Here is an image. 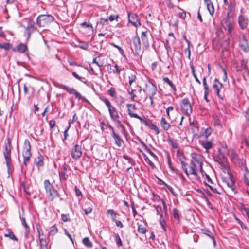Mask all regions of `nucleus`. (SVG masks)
Listing matches in <instances>:
<instances>
[{"instance_id": "7", "label": "nucleus", "mask_w": 249, "mask_h": 249, "mask_svg": "<svg viewBox=\"0 0 249 249\" xmlns=\"http://www.w3.org/2000/svg\"><path fill=\"white\" fill-rule=\"evenodd\" d=\"M180 106L186 115H189L192 112V107L188 98L182 99Z\"/></svg>"}, {"instance_id": "42", "label": "nucleus", "mask_w": 249, "mask_h": 249, "mask_svg": "<svg viewBox=\"0 0 249 249\" xmlns=\"http://www.w3.org/2000/svg\"><path fill=\"white\" fill-rule=\"evenodd\" d=\"M72 75L76 79L80 80V81L83 82L84 83H85V84L86 83L87 81L85 80V78L84 77L79 76L75 72H72Z\"/></svg>"}, {"instance_id": "38", "label": "nucleus", "mask_w": 249, "mask_h": 249, "mask_svg": "<svg viewBox=\"0 0 249 249\" xmlns=\"http://www.w3.org/2000/svg\"><path fill=\"white\" fill-rule=\"evenodd\" d=\"M58 232V229L55 225H53L49 232V236H53Z\"/></svg>"}, {"instance_id": "63", "label": "nucleus", "mask_w": 249, "mask_h": 249, "mask_svg": "<svg viewBox=\"0 0 249 249\" xmlns=\"http://www.w3.org/2000/svg\"><path fill=\"white\" fill-rule=\"evenodd\" d=\"M108 94L110 96L113 97L116 94V92L113 89L111 88L108 90Z\"/></svg>"}, {"instance_id": "62", "label": "nucleus", "mask_w": 249, "mask_h": 249, "mask_svg": "<svg viewBox=\"0 0 249 249\" xmlns=\"http://www.w3.org/2000/svg\"><path fill=\"white\" fill-rule=\"evenodd\" d=\"M165 47L167 50V53H168L169 51H171V48L170 47L169 41L168 40H166V43H165Z\"/></svg>"}, {"instance_id": "3", "label": "nucleus", "mask_w": 249, "mask_h": 249, "mask_svg": "<svg viewBox=\"0 0 249 249\" xmlns=\"http://www.w3.org/2000/svg\"><path fill=\"white\" fill-rule=\"evenodd\" d=\"M222 27L228 32V35H231L234 28V22L233 18L229 16V13L223 18L221 21Z\"/></svg>"}, {"instance_id": "25", "label": "nucleus", "mask_w": 249, "mask_h": 249, "mask_svg": "<svg viewBox=\"0 0 249 249\" xmlns=\"http://www.w3.org/2000/svg\"><path fill=\"white\" fill-rule=\"evenodd\" d=\"M179 212V210L176 208L173 209V216L177 224L180 223V215Z\"/></svg>"}, {"instance_id": "64", "label": "nucleus", "mask_w": 249, "mask_h": 249, "mask_svg": "<svg viewBox=\"0 0 249 249\" xmlns=\"http://www.w3.org/2000/svg\"><path fill=\"white\" fill-rule=\"evenodd\" d=\"M246 119L248 124L249 125V107L247 109L246 112Z\"/></svg>"}, {"instance_id": "28", "label": "nucleus", "mask_w": 249, "mask_h": 249, "mask_svg": "<svg viewBox=\"0 0 249 249\" xmlns=\"http://www.w3.org/2000/svg\"><path fill=\"white\" fill-rule=\"evenodd\" d=\"M128 78L129 86H131L133 83L136 81V72L134 71H132L129 74Z\"/></svg>"}, {"instance_id": "20", "label": "nucleus", "mask_w": 249, "mask_h": 249, "mask_svg": "<svg viewBox=\"0 0 249 249\" xmlns=\"http://www.w3.org/2000/svg\"><path fill=\"white\" fill-rule=\"evenodd\" d=\"M63 89L66 90L70 93L74 94L76 98L78 99H81L83 100H85V98L82 97L80 94L78 93L77 91H76L74 89L69 88L63 85Z\"/></svg>"}, {"instance_id": "36", "label": "nucleus", "mask_w": 249, "mask_h": 249, "mask_svg": "<svg viewBox=\"0 0 249 249\" xmlns=\"http://www.w3.org/2000/svg\"><path fill=\"white\" fill-rule=\"evenodd\" d=\"M12 48V46L9 43H0V48L5 50H9Z\"/></svg>"}, {"instance_id": "49", "label": "nucleus", "mask_w": 249, "mask_h": 249, "mask_svg": "<svg viewBox=\"0 0 249 249\" xmlns=\"http://www.w3.org/2000/svg\"><path fill=\"white\" fill-rule=\"evenodd\" d=\"M230 157L232 160L234 162H236L238 160V155L237 154L233 151H232L230 154Z\"/></svg>"}, {"instance_id": "18", "label": "nucleus", "mask_w": 249, "mask_h": 249, "mask_svg": "<svg viewBox=\"0 0 249 249\" xmlns=\"http://www.w3.org/2000/svg\"><path fill=\"white\" fill-rule=\"evenodd\" d=\"M28 47L24 43H20L18 45L12 48V50L14 52H18L20 53H24L27 50Z\"/></svg>"}, {"instance_id": "51", "label": "nucleus", "mask_w": 249, "mask_h": 249, "mask_svg": "<svg viewBox=\"0 0 249 249\" xmlns=\"http://www.w3.org/2000/svg\"><path fill=\"white\" fill-rule=\"evenodd\" d=\"M111 45L117 49L121 55H123L124 52V50L118 45H116L114 43H111Z\"/></svg>"}, {"instance_id": "22", "label": "nucleus", "mask_w": 249, "mask_h": 249, "mask_svg": "<svg viewBox=\"0 0 249 249\" xmlns=\"http://www.w3.org/2000/svg\"><path fill=\"white\" fill-rule=\"evenodd\" d=\"M108 112L111 119L115 118H119V115L117 109L112 105L108 108Z\"/></svg>"}, {"instance_id": "17", "label": "nucleus", "mask_w": 249, "mask_h": 249, "mask_svg": "<svg viewBox=\"0 0 249 249\" xmlns=\"http://www.w3.org/2000/svg\"><path fill=\"white\" fill-rule=\"evenodd\" d=\"M38 232L39 234V239L40 241V249H47V243L45 236L43 234V233H41V231L38 229Z\"/></svg>"}, {"instance_id": "1", "label": "nucleus", "mask_w": 249, "mask_h": 249, "mask_svg": "<svg viewBox=\"0 0 249 249\" xmlns=\"http://www.w3.org/2000/svg\"><path fill=\"white\" fill-rule=\"evenodd\" d=\"M203 159L202 156L196 153L191 154V160L189 165V175H193L195 177L197 176L198 172L203 174L204 171L202 169Z\"/></svg>"}, {"instance_id": "61", "label": "nucleus", "mask_w": 249, "mask_h": 249, "mask_svg": "<svg viewBox=\"0 0 249 249\" xmlns=\"http://www.w3.org/2000/svg\"><path fill=\"white\" fill-rule=\"evenodd\" d=\"M118 18V15H110V16L109 17V20L110 21H113L114 20H117Z\"/></svg>"}, {"instance_id": "27", "label": "nucleus", "mask_w": 249, "mask_h": 249, "mask_svg": "<svg viewBox=\"0 0 249 249\" xmlns=\"http://www.w3.org/2000/svg\"><path fill=\"white\" fill-rule=\"evenodd\" d=\"M126 107L128 109V114L131 117L133 116V114H136L133 112L134 110L136 109V106L135 105L131 104H127Z\"/></svg>"}, {"instance_id": "8", "label": "nucleus", "mask_w": 249, "mask_h": 249, "mask_svg": "<svg viewBox=\"0 0 249 249\" xmlns=\"http://www.w3.org/2000/svg\"><path fill=\"white\" fill-rule=\"evenodd\" d=\"M177 156L178 160L180 161L181 168L187 176H189L188 171L187 168V163L185 161V156L182 152L178 151Z\"/></svg>"}, {"instance_id": "26", "label": "nucleus", "mask_w": 249, "mask_h": 249, "mask_svg": "<svg viewBox=\"0 0 249 249\" xmlns=\"http://www.w3.org/2000/svg\"><path fill=\"white\" fill-rule=\"evenodd\" d=\"M148 32L147 31H143L141 34V38L143 42V45L148 47L149 46L148 39L147 37Z\"/></svg>"}, {"instance_id": "21", "label": "nucleus", "mask_w": 249, "mask_h": 249, "mask_svg": "<svg viewBox=\"0 0 249 249\" xmlns=\"http://www.w3.org/2000/svg\"><path fill=\"white\" fill-rule=\"evenodd\" d=\"M199 142L207 151L211 149L213 145V143L212 141H208L207 140H200Z\"/></svg>"}, {"instance_id": "16", "label": "nucleus", "mask_w": 249, "mask_h": 249, "mask_svg": "<svg viewBox=\"0 0 249 249\" xmlns=\"http://www.w3.org/2000/svg\"><path fill=\"white\" fill-rule=\"evenodd\" d=\"M133 43L134 46L135 53L139 54V52L141 51V42L139 36H135L132 38Z\"/></svg>"}, {"instance_id": "10", "label": "nucleus", "mask_w": 249, "mask_h": 249, "mask_svg": "<svg viewBox=\"0 0 249 249\" xmlns=\"http://www.w3.org/2000/svg\"><path fill=\"white\" fill-rule=\"evenodd\" d=\"M82 154V149L80 145L75 144L71 150V155L74 159L79 158Z\"/></svg>"}, {"instance_id": "34", "label": "nucleus", "mask_w": 249, "mask_h": 249, "mask_svg": "<svg viewBox=\"0 0 249 249\" xmlns=\"http://www.w3.org/2000/svg\"><path fill=\"white\" fill-rule=\"evenodd\" d=\"M212 132V129L211 128H207L202 132L201 136L202 137H204L205 138L207 139L211 134Z\"/></svg>"}, {"instance_id": "30", "label": "nucleus", "mask_w": 249, "mask_h": 249, "mask_svg": "<svg viewBox=\"0 0 249 249\" xmlns=\"http://www.w3.org/2000/svg\"><path fill=\"white\" fill-rule=\"evenodd\" d=\"M119 118H115L112 120V121L115 123L116 127L118 128H120L123 129V130H124V127L122 124L121 122L119 120Z\"/></svg>"}, {"instance_id": "14", "label": "nucleus", "mask_w": 249, "mask_h": 249, "mask_svg": "<svg viewBox=\"0 0 249 249\" xmlns=\"http://www.w3.org/2000/svg\"><path fill=\"white\" fill-rule=\"evenodd\" d=\"M157 91V87L154 84L151 83L146 85L145 91L149 96H154L156 94Z\"/></svg>"}, {"instance_id": "23", "label": "nucleus", "mask_w": 249, "mask_h": 249, "mask_svg": "<svg viewBox=\"0 0 249 249\" xmlns=\"http://www.w3.org/2000/svg\"><path fill=\"white\" fill-rule=\"evenodd\" d=\"M204 2L210 15L213 16L214 12V8L212 1L211 0H204Z\"/></svg>"}, {"instance_id": "52", "label": "nucleus", "mask_w": 249, "mask_h": 249, "mask_svg": "<svg viewBox=\"0 0 249 249\" xmlns=\"http://www.w3.org/2000/svg\"><path fill=\"white\" fill-rule=\"evenodd\" d=\"M160 223L164 231H166V222L163 217H160Z\"/></svg>"}, {"instance_id": "41", "label": "nucleus", "mask_w": 249, "mask_h": 249, "mask_svg": "<svg viewBox=\"0 0 249 249\" xmlns=\"http://www.w3.org/2000/svg\"><path fill=\"white\" fill-rule=\"evenodd\" d=\"M167 142L171 145L173 148L175 149L178 148V144L176 142H174L172 139L168 138L167 139Z\"/></svg>"}, {"instance_id": "9", "label": "nucleus", "mask_w": 249, "mask_h": 249, "mask_svg": "<svg viewBox=\"0 0 249 249\" xmlns=\"http://www.w3.org/2000/svg\"><path fill=\"white\" fill-rule=\"evenodd\" d=\"M229 177L228 178H225L224 180L229 188L231 189L232 192L235 194L237 193V189L235 185V182L233 180V177L231 175L229 174Z\"/></svg>"}, {"instance_id": "5", "label": "nucleus", "mask_w": 249, "mask_h": 249, "mask_svg": "<svg viewBox=\"0 0 249 249\" xmlns=\"http://www.w3.org/2000/svg\"><path fill=\"white\" fill-rule=\"evenodd\" d=\"M44 187L46 192L49 199L52 201L57 196V192L54 189L52 185L48 180L44 181Z\"/></svg>"}, {"instance_id": "53", "label": "nucleus", "mask_w": 249, "mask_h": 249, "mask_svg": "<svg viewBox=\"0 0 249 249\" xmlns=\"http://www.w3.org/2000/svg\"><path fill=\"white\" fill-rule=\"evenodd\" d=\"M144 160L152 168H154L155 167V165L145 155H144Z\"/></svg>"}, {"instance_id": "2", "label": "nucleus", "mask_w": 249, "mask_h": 249, "mask_svg": "<svg viewBox=\"0 0 249 249\" xmlns=\"http://www.w3.org/2000/svg\"><path fill=\"white\" fill-rule=\"evenodd\" d=\"M31 146L29 141L26 139L24 142L22 155L24 158L23 164L26 166L32 156Z\"/></svg>"}, {"instance_id": "46", "label": "nucleus", "mask_w": 249, "mask_h": 249, "mask_svg": "<svg viewBox=\"0 0 249 249\" xmlns=\"http://www.w3.org/2000/svg\"><path fill=\"white\" fill-rule=\"evenodd\" d=\"M155 208L157 214L160 215V217H163V213H162V209L160 206H154Z\"/></svg>"}, {"instance_id": "24", "label": "nucleus", "mask_w": 249, "mask_h": 249, "mask_svg": "<svg viewBox=\"0 0 249 249\" xmlns=\"http://www.w3.org/2000/svg\"><path fill=\"white\" fill-rule=\"evenodd\" d=\"M160 124L162 128L165 131H168L171 127L170 124L166 121L165 118L163 117H162L161 118Z\"/></svg>"}, {"instance_id": "13", "label": "nucleus", "mask_w": 249, "mask_h": 249, "mask_svg": "<svg viewBox=\"0 0 249 249\" xmlns=\"http://www.w3.org/2000/svg\"><path fill=\"white\" fill-rule=\"evenodd\" d=\"M109 128L112 130L111 136L114 140L115 144L118 147H121L122 143L124 142L123 140L121 138L120 136L115 132L112 126L109 125Z\"/></svg>"}, {"instance_id": "35", "label": "nucleus", "mask_w": 249, "mask_h": 249, "mask_svg": "<svg viewBox=\"0 0 249 249\" xmlns=\"http://www.w3.org/2000/svg\"><path fill=\"white\" fill-rule=\"evenodd\" d=\"M202 232L208 236L211 239L213 238L214 236L212 232H211L208 229L206 228H203L201 229Z\"/></svg>"}, {"instance_id": "11", "label": "nucleus", "mask_w": 249, "mask_h": 249, "mask_svg": "<svg viewBox=\"0 0 249 249\" xmlns=\"http://www.w3.org/2000/svg\"><path fill=\"white\" fill-rule=\"evenodd\" d=\"M241 168L244 172V178L246 184L249 186V171L246 165L245 161L242 160L241 161Z\"/></svg>"}, {"instance_id": "55", "label": "nucleus", "mask_w": 249, "mask_h": 249, "mask_svg": "<svg viewBox=\"0 0 249 249\" xmlns=\"http://www.w3.org/2000/svg\"><path fill=\"white\" fill-rule=\"evenodd\" d=\"M145 150L151 156H152L155 159V160H158V157L149 148L147 147L145 149Z\"/></svg>"}, {"instance_id": "15", "label": "nucleus", "mask_w": 249, "mask_h": 249, "mask_svg": "<svg viewBox=\"0 0 249 249\" xmlns=\"http://www.w3.org/2000/svg\"><path fill=\"white\" fill-rule=\"evenodd\" d=\"M128 20L130 23L135 27H137L141 25L140 21L138 17L136 14H131L128 15Z\"/></svg>"}, {"instance_id": "57", "label": "nucleus", "mask_w": 249, "mask_h": 249, "mask_svg": "<svg viewBox=\"0 0 249 249\" xmlns=\"http://www.w3.org/2000/svg\"><path fill=\"white\" fill-rule=\"evenodd\" d=\"M21 219L22 224L24 227L25 229H29L30 228L29 227L28 225H27V223L26 222L25 218L24 217H22L21 218Z\"/></svg>"}, {"instance_id": "6", "label": "nucleus", "mask_w": 249, "mask_h": 249, "mask_svg": "<svg viewBox=\"0 0 249 249\" xmlns=\"http://www.w3.org/2000/svg\"><path fill=\"white\" fill-rule=\"evenodd\" d=\"M222 87V84L220 83L217 78H215L214 80L212 88L218 98L220 99H223L224 97L223 92H221Z\"/></svg>"}, {"instance_id": "19", "label": "nucleus", "mask_w": 249, "mask_h": 249, "mask_svg": "<svg viewBox=\"0 0 249 249\" xmlns=\"http://www.w3.org/2000/svg\"><path fill=\"white\" fill-rule=\"evenodd\" d=\"M248 22V19L243 15H240L238 17V23L241 29H245Z\"/></svg>"}, {"instance_id": "44", "label": "nucleus", "mask_w": 249, "mask_h": 249, "mask_svg": "<svg viewBox=\"0 0 249 249\" xmlns=\"http://www.w3.org/2000/svg\"><path fill=\"white\" fill-rule=\"evenodd\" d=\"M115 241H116L117 245L118 246H122L123 244H122L121 239L118 233H116L115 234Z\"/></svg>"}, {"instance_id": "59", "label": "nucleus", "mask_w": 249, "mask_h": 249, "mask_svg": "<svg viewBox=\"0 0 249 249\" xmlns=\"http://www.w3.org/2000/svg\"><path fill=\"white\" fill-rule=\"evenodd\" d=\"M84 211L85 212V213L86 215H88L89 213H90L91 212H92V209L90 207H89L87 208H85L84 209Z\"/></svg>"}, {"instance_id": "54", "label": "nucleus", "mask_w": 249, "mask_h": 249, "mask_svg": "<svg viewBox=\"0 0 249 249\" xmlns=\"http://www.w3.org/2000/svg\"><path fill=\"white\" fill-rule=\"evenodd\" d=\"M79 46L80 48L84 50H87L88 47V44L86 42H79Z\"/></svg>"}, {"instance_id": "32", "label": "nucleus", "mask_w": 249, "mask_h": 249, "mask_svg": "<svg viewBox=\"0 0 249 249\" xmlns=\"http://www.w3.org/2000/svg\"><path fill=\"white\" fill-rule=\"evenodd\" d=\"M4 236L6 237H8L13 241H15L16 242L18 241V239L15 236L14 232L11 231H9L7 233L4 234Z\"/></svg>"}, {"instance_id": "56", "label": "nucleus", "mask_w": 249, "mask_h": 249, "mask_svg": "<svg viewBox=\"0 0 249 249\" xmlns=\"http://www.w3.org/2000/svg\"><path fill=\"white\" fill-rule=\"evenodd\" d=\"M81 26L83 27L89 28L92 30L93 29V27L91 23H87L84 22L81 24Z\"/></svg>"}, {"instance_id": "4", "label": "nucleus", "mask_w": 249, "mask_h": 249, "mask_svg": "<svg viewBox=\"0 0 249 249\" xmlns=\"http://www.w3.org/2000/svg\"><path fill=\"white\" fill-rule=\"evenodd\" d=\"M53 20L54 18L51 15H40L36 19V24L39 27H45Z\"/></svg>"}, {"instance_id": "37", "label": "nucleus", "mask_w": 249, "mask_h": 249, "mask_svg": "<svg viewBox=\"0 0 249 249\" xmlns=\"http://www.w3.org/2000/svg\"><path fill=\"white\" fill-rule=\"evenodd\" d=\"M82 242L84 245L88 247L91 248L92 246V243L88 237L83 238Z\"/></svg>"}, {"instance_id": "48", "label": "nucleus", "mask_w": 249, "mask_h": 249, "mask_svg": "<svg viewBox=\"0 0 249 249\" xmlns=\"http://www.w3.org/2000/svg\"><path fill=\"white\" fill-rule=\"evenodd\" d=\"M191 71H192V74H193L194 77L195 78L196 82H197L198 84H200L201 82H200V80L198 79V78L195 73V69L193 65L191 66Z\"/></svg>"}, {"instance_id": "12", "label": "nucleus", "mask_w": 249, "mask_h": 249, "mask_svg": "<svg viewBox=\"0 0 249 249\" xmlns=\"http://www.w3.org/2000/svg\"><path fill=\"white\" fill-rule=\"evenodd\" d=\"M239 46L243 52L248 53L249 51V46L247 39L244 35L240 37Z\"/></svg>"}, {"instance_id": "29", "label": "nucleus", "mask_w": 249, "mask_h": 249, "mask_svg": "<svg viewBox=\"0 0 249 249\" xmlns=\"http://www.w3.org/2000/svg\"><path fill=\"white\" fill-rule=\"evenodd\" d=\"M4 155L5 159L11 158V149H10V144L9 142L8 145H6L5 151L4 152Z\"/></svg>"}, {"instance_id": "58", "label": "nucleus", "mask_w": 249, "mask_h": 249, "mask_svg": "<svg viewBox=\"0 0 249 249\" xmlns=\"http://www.w3.org/2000/svg\"><path fill=\"white\" fill-rule=\"evenodd\" d=\"M214 123L215 125L221 126L220 121L217 116L214 117Z\"/></svg>"}, {"instance_id": "43", "label": "nucleus", "mask_w": 249, "mask_h": 249, "mask_svg": "<svg viewBox=\"0 0 249 249\" xmlns=\"http://www.w3.org/2000/svg\"><path fill=\"white\" fill-rule=\"evenodd\" d=\"M100 99L105 103L107 108H108L112 105L110 101L105 97H100Z\"/></svg>"}, {"instance_id": "60", "label": "nucleus", "mask_w": 249, "mask_h": 249, "mask_svg": "<svg viewBox=\"0 0 249 249\" xmlns=\"http://www.w3.org/2000/svg\"><path fill=\"white\" fill-rule=\"evenodd\" d=\"M243 76H244V78L245 80L249 81V70H247V71H245Z\"/></svg>"}, {"instance_id": "40", "label": "nucleus", "mask_w": 249, "mask_h": 249, "mask_svg": "<svg viewBox=\"0 0 249 249\" xmlns=\"http://www.w3.org/2000/svg\"><path fill=\"white\" fill-rule=\"evenodd\" d=\"M203 84L204 91H205V95L208 94L209 92V86L206 83V78L205 77L203 78Z\"/></svg>"}, {"instance_id": "33", "label": "nucleus", "mask_w": 249, "mask_h": 249, "mask_svg": "<svg viewBox=\"0 0 249 249\" xmlns=\"http://www.w3.org/2000/svg\"><path fill=\"white\" fill-rule=\"evenodd\" d=\"M107 214L110 215L112 221H116V213H115L113 210L109 209L107 211Z\"/></svg>"}, {"instance_id": "31", "label": "nucleus", "mask_w": 249, "mask_h": 249, "mask_svg": "<svg viewBox=\"0 0 249 249\" xmlns=\"http://www.w3.org/2000/svg\"><path fill=\"white\" fill-rule=\"evenodd\" d=\"M163 81L165 83L168 84L174 91H176V86L173 83V82L168 77H164L163 78Z\"/></svg>"}, {"instance_id": "39", "label": "nucleus", "mask_w": 249, "mask_h": 249, "mask_svg": "<svg viewBox=\"0 0 249 249\" xmlns=\"http://www.w3.org/2000/svg\"><path fill=\"white\" fill-rule=\"evenodd\" d=\"M224 4L228 6V13L230 14L231 12L234 10V8H235L234 3H233L232 2H230V3L228 2V4Z\"/></svg>"}, {"instance_id": "50", "label": "nucleus", "mask_w": 249, "mask_h": 249, "mask_svg": "<svg viewBox=\"0 0 249 249\" xmlns=\"http://www.w3.org/2000/svg\"><path fill=\"white\" fill-rule=\"evenodd\" d=\"M150 129L154 130L155 132H156V134L157 135L159 134L160 133V131L159 130V128H158V127L155 125L153 123H151L149 127Z\"/></svg>"}, {"instance_id": "45", "label": "nucleus", "mask_w": 249, "mask_h": 249, "mask_svg": "<svg viewBox=\"0 0 249 249\" xmlns=\"http://www.w3.org/2000/svg\"><path fill=\"white\" fill-rule=\"evenodd\" d=\"M174 111V107L173 106H169L166 109V113L168 119H171L170 113Z\"/></svg>"}, {"instance_id": "47", "label": "nucleus", "mask_w": 249, "mask_h": 249, "mask_svg": "<svg viewBox=\"0 0 249 249\" xmlns=\"http://www.w3.org/2000/svg\"><path fill=\"white\" fill-rule=\"evenodd\" d=\"M138 231L139 233L142 234H144L147 231L146 228L142 225H139L138 227Z\"/></svg>"}]
</instances>
